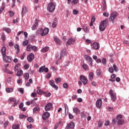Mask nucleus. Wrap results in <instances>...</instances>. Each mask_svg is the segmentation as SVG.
Here are the masks:
<instances>
[{"label": "nucleus", "mask_w": 129, "mask_h": 129, "mask_svg": "<svg viewBox=\"0 0 129 129\" xmlns=\"http://www.w3.org/2000/svg\"><path fill=\"white\" fill-rule=\"evenodd\" d=\"M56 4L55 3L50 2L49 3L47 7V10L50 13H53L55 11V8H56Z\"/></svg>", "instance_id": "obj_1"}, {"label": "nucleus", "mask_w": 129, "mask_h": 129, "mask_svg": "<svg viewBox=\"0 0 129 129\" xmlns=\"http://www.w3.org/2000/svg\"><path fill=\"white\" fill-rule=\"evenodd\" d=\"M108 21V19H106V20L102 21L100 23L99 30L101 32H103V31L105 30V28H106V26H107Z\"/></svg>", "instance_id": "obj_2"}, {"label": "nucleus", "mask_w": 129, "mask_h": 129, "mask_svg": "<svg viewBox=\"0 0 129 129\" xmlns=\"http://www.w3.org/2000/svg\"><path fill=\"white\" fill-rule=\"evenodd\" d=\"M118 15V14L116 12H114L110 14L109 21H110L111 22H113L114 20H115V18L117 17Z\"/></svg>", "instance_id": "obj_3"}, {"label": "nucleus", "mask_w": 129, "mask_h": 129, "mask_svg": "<svg viewBox=\"0 0 129 129\" xmlns=\"http://www.w3.org/2000/svg\"><path fill=\"white\" fill-rule=\"evenodd\" d=\"M109 95L111 96V99L112 101H115L116 100V96H115V95H114V94L113 93V90H111L109 91Z\"/></svg>", "instance_id": "obj_4"}, {"label": "nucleus", "mask_w": 129, "mask_h": 129, "mask_svg": "<svg viewBox=\"0 0 129 129\" xmlns=\"http://www.w3.org/2000/svg\"><path fill=\"white\" fill-rule=\"evenodd\" d=\"M38 71L40 73H42V72H44V71L46 73H48V72L49 71V69H48V68H46L45 66H42L41 68H40Z\"/></svg>", "instance_id": "obj_5"}, {"label": "nucleus", "mask_w": 129, "mask_h": 129, "mask_svg": "<svg viewBox=\"0 0 129 129\" xmlns=\"http://www.w3.org/2000/svg\"><path fill=\"white\" fill-rule=\"evenodd\" d=\"M3 57V60L4 61H5V62L10 63L12 60H13V58L11 56H8L7 55H4Z\"/></svg>", "instance_id": "obj_6"}, {"label": "nucleus", "mask_w": 129, "mask_h": 129, "mask_svg": "<svg viewBox=\"0 0 129 129\" xmlns=\"http://www.w3.org/2000/svg\"><path fill=\"white\" fill-rule=\"evenodd\" d=\"M48 117H50V113L48 112H44L42 116V118L43 120H46L47 118H48Z\"/></svg>", "instance_id": "obj_7"}, {"label": "nucleus", "mask_w": 129, "mask_h": 129, "mask_svg": "<svg viewBox=\"0 0 129 129\" xmlns=\"http://www.w3.org/2000/svg\"><path fill=\"white\" fill-rule=\"evenodd\" d=\"M80 79L82 81L84 85H86V84H87V79H86V78H85L84 76H81Z\"/></svg>", "instance_id": "obj_8"}, {"label": "nucleus", "mask_w": 129, "mask_h": 129, "mask_svg": "<svg viewBox=\"0 0 129 129\" xmlns=\"http://www.w3.org/2000/svg\"><path fill=\"white\" fill-rule=\"evenodd\" d=\"M75 42H76V40H75V39L71 38L68 39V41L66 43V46H67L68 45H72V44H73V43H75Z\"/></svg>", "instance_id": "obj_9"}, {"label": "nucleus", "mask_w": 129, "mask_h": 129, "mask_svg": "<svg viewBox=\"0 0 129 129\" xmlns=\"http://www.w3.org/2000/svg\"><path fill=\"white\" fill-rule=\"evenodd\" d=\"M102 105V100L101 99H99L96 101V107L97 108H101Z\"/></svg>", "instance_id": "obj_10"}, {"label": "nucleus", "mask_w": 129, "mask_h": 129, "mask_svg": "<svg viewBox=\"0 0 129 129\" xmlns=\"http://www.w3.org/2000/svg\"><path fill=\"white\" fill-rule=\"evenodd\" d=\"M75 127V124L73 122H70L66 127V129L74 128Z\"/></svg>", "instance_id": "obj_11"}, {"label": "nucleus", "mask_w": 129, "mask_h": 129, "mask_svg": "<svg viewBox=\"0 0 129 129\" xmlns=\"http://www.w3.org/2000/svg\"><path fill=\"white\" fill-rule=\"evenodd\" d=\"M52 107H53V104L52 103H48L45 106V110H46V111H48L50 110V108H52Z\"/></svg>", "instance_id": "obj_12"}, {"label": "nucleus", "mask_w": 129, "mask_h": 129, "mask_svg": "<svg viewBox=\"0 0 129 129\" xmlns=\"http://www.w3.org/2000/svg\"><path fill=\"white\" fill-rule=\"evenodd\" d=\"M34 58H35V56L32 53H30L28 56L27 57V60L28 61H29V62H32V61L34 60Z\"/></svg>", "instance_id": "obj_13"}, {"label": "nucleus", "mask_w": 129, "mask_h": 129, "mask_svg": "<svg viewBox=\"0 0 129 129\" xmlns=\"http://www.w3.org/2000/svg\"><path fill=\"white\" fill-rule=\"evenodd\" d=\"M48 33H49V28H44L40 35L42 37H44V36H46Z\"/></svg>", "instance_id": "obj_14"}, {"label": "nucleus", "mask_w": 129, "mask_h": 129, "mask_svg": "<svg viewBox=\"0 0 129 129\" xmlns=\"http://www.w3.org/2000/svg\"><path fill=\"white\" fill-rule=\"evenodd\" d=\"M92 48L94 49V50H98L99 49V44L97 42H94L92 45Z\"/></svg>", "instance_id": "obj_15"}, {"label": "nucleus", "mask_w": 129, "mask_h": 129, "mask_svg": "<svg viewBox=\"0 0 129 129\" xmlns=\"http://www.w3.org/2000/svg\"><path fill=\"white\" fill-rule=\"evenodd\" d=\"M49 84L53 87V88H55V89H58V86L56 85H55V82H54V81L51 80L49 82Z\"/></svg>", "instance_id": "obj_16"}, {"label": "nucleus", "mask_w": 129, "mask_h": 129, "mask_svg": "<svg viewBox=\"0 0 129 129\" xmlns=\"http://www.w3.org/2000/svg\"><path fill=\"white\" fill-rule=\"evenodd\" d=\"M38 26H39V24L38 23V21L36 20L35 21V23L33 25V26L31 27V29L33 31H35V30H36V29H37V27H38Z\"/></svg>", "instance_id": "obj_17"}, {"label": "nucleus", "mask_w": 129, "mask_h": 129, "mask_svg": "<svg viewBox=\"0 0 129 129\" xmlns=\"http://www.w3.org/2000/svg\"><path fill=\"white\" fill-rule=\"evenodd\" d=\"M67 53L66 51H65V50H62L61 51L60 57L58 58V60H61L62 59V57H64V56H66Z\"/></svg>", "instance_id": "obj_18"}, {"label": "nucleus", "mask_w": 129, "mask_h": 129, "mask_svg": "<svg viewBox=\"0 0 129 129\" xmlns=\"http://www.w3.org/2000/svg\"><path fill=\"white\" fill-rule=\"evenodd\" d=\"M27 14V7L26 6H23L22 8V16L24 17L25 15Z\"/></svg>", "instance_id": "obj_19"}, {"label": "nucleus", "mask_w": 129, "mask_h": 129, "mask_svg": "<svg viewBox=\"0 0 129 129\" xmlns=\"http://www.w3.org/2000/svg\"><path fill=\"white\" fill-rule=\"evenodd\" d=\"M6 51H7V48H6L5 47H3L1 49V54L3 56V57H4V56H5L6 54Z\"/></svg>", "instance_id": "obj_20"}, {"label": "nucleus", "mask_w": 129, "mask_h": 129, "mask_svg": "<svg viewBox=\"0 0 129 129\" xmlns=\"http://www.w3.org/2000/svg\"><path fill=\"white\" fill-rule=\"evenodd\" d=\"M12 101H13V102H14V104H13V106H16V105H17V104H18V101H17V100H16V99L15 98H11L10 99V101L9 102H12Z\"/></svg>", "instance_id": "obj_21"}, {"label": "nucleus", "mask_w": 129, "mask_h": 129, "mask_svg": "<svg viewBox=\"0 0 129 129\" xmlns=\"http://www.w3.org/2000/svg\"><path fill=\"white\" fill-rule=\"evenodd\" d=\"M83 30H84V32L88 33L89 30L88 29V26H87V24H84L83 25Z\"/></svg>", "instance_id": "obj_22"}, {"label": "nucleus", "mask_w": 129, "mask_h": 129, "mask_svg": "<svg viewBox=\"0 0 129 129\" xmlns=\"http://www.w3.org/2000/svg\"><path fill=\"white\" fill-rule=\"evenodd\" d=\"M73 110L76 114H79L80 113V110L77 107L74 108Z\"/></svg>", "instance_id": "obj_23"}, {"label": "nucleus", "mask_w": 129, "mask_h": 129, "mask_svg": "<svg viewBox=\"0 0 129 129\" xmlns=\"http://www.w3.org/2000/svg\"><path fill=\"white\" fill-rule=\"evenodd\" d=\"M54 41H55L57 45H61V44H62V42H61V41L60 40V39H59V38H58V37H55L54 38Z\"/></svg>", "instance_id": "obj_24"}, {"label": "nucleus", "mask_w": 129, "mask_h": 129, "mask_svg": "<svg viewBox=\"0 0 129 129\" xmlns=\"http://www.w3.org/2000/svg\"><path fill=\"white\" fill-rule=\"evenodd\" d=\"M48 51H49V47L48 46L43 47L41 50V52H42V53H45V52H48Z\"/></svg>", "instance_id": "obj_25"}, {"label": "nucleus", "mask_w": 129, "mask_h": 129, "mask_svg": "<svg viewBox=\"0 0 129 129\" xmlns=\"http://www.w3.org/2000/svg\"><path fill=\"white\" fill-rule=\"evenodd\" d=\"M85 59L88 62H90V61H92V58L90 57L89 55H86L84 56Z\"/></svg>", "instance_id": "obj_26"}, {"label": "nucleus", "mask_w": 129, "mask_h": 129, "mask_svg": "<svg viewBox=\"0 0 129 129\" xmlns=\"http://www.w3.org/2000/svg\"><path fill=\"white\" fill-rule=\"evenodd\" d=\"M6 91L7 93H11L14 91V88H7L6 89Z\"/></svg>", "instance_id": "obj_27"}, {"label": "nucleus", "mask_w": 129, "mask_h": 129, "mask_svg": "<svg viewBox=\"0 0 129 129\" xmlns=\"http://www.w3.org/2000/svg\"><path fill=\"white\" fill-rule=\"evenodd\" d=\"M23 74V71L22 70H20V71H18L17 73V76H18V77H20V76H22Z\"/></svg>", "instance_id": "obj_28"}, {"label": "nucleus", "mask_w": 129, "mask_h": 129, "mask_svg": "<svg viewBox=\"0 0 129 129\" xmlns=\"http://www.w3.org/2000/svg\"><path fill=\"white\" fill-rule=\"evenodd\" d=\"M14 47L15 48L17 49L16 54H18L20 52V47L19 44H16Z\"/></svg>", "instance_id": "obj_29"}, {"label": "nucleus", "mask_w": 129, "mask_h": 129, "mask_svg": "<svg viewBox=\"0 0 129 129\" xmlns=\"http://www.w3.org/2000/svg\"><path fill=\"white\" fill-rule=\"evenodd\" d=\"M5 8H6V4H5V3H3L2 4V7L1 9H0V14H2V12L4 11V10H5Z\"/></svg>", "instance_id": "obj_30"}, {"label": "nucleus", "mask_w": 129, "mask_h": 129, "mask_svg": "<svg viewBox=\"0 0 129 129\" xmlns=\"http://www.w3.org/2000/svg\"><path fill=\"white\" fill-rule=\"evenodd\" d=\"M3 30L5 31V32H7V33H11V32H12V30L8 27H4Z\"/></svg>", "instance_id": "obj_31"}, {"label": "nucleus", "mask_w": 129, "mask_h": 129, "mask_svg": "<svg viewBox=\"0 0 129 129\" xmlns=\"http://www.w3.org/2000/svg\"><path fill=\"white\" fill-rule=\"evenodd\" d=\"M41 87H37V93L38 94H39V95H41L43 93V91L41 89H40Z\"/></svg>", "instance_id": "obj_32"}, {"label": "nucleus", "mask_w": 129, "mask_h": 129, "mask_svg": "<svg viewBox=\"0 0 129 129\" xmlns=\"http://www.w3.org/2000/svg\"><path fill=\"white\" fill-rule=\"evenodd\" d=\"M82 67L84 70H87V69H88V65H87L86 63L83 64L82 65Z\"/></svg>", "instance_id": "obj_33"}, {"label": "nucleus", "mask_w": 129, "mask_h": 129, "mask_svg": "<svg viewBox=\"0 0 129 129\" xmlns=\"http://www.w3.org/2000/svg\"><path fill=\"white\" fill-rule=\"evenodd\" d=\"M103 7L102 10L103 11H105V10H106V1L105 0L103 1Z\"/></svg>", "instance_id": "obj_34"}, {"label": "nucleus", "mask_w": 129, "mask_h": 129, "mask_svg": "<svg viewBox=\"0 0 129 129\" xmlns=\"http://www.w3.org/2000/svg\"><path fill=\"white\" fill-rule=\"evenodd\" d=\"M24 77L26 80H28L30 78V75H29V73H26L24 74Z\"/></svg>", "instance_id": "obj_35"}, {"label": "nucleus", "mask_w": 129, "mask_h": 129, "mask_svg": "<svg viewBox=\"0 0 129 129\" xmlns=\"http://www.w3.org/2000/svg\"><path fill=\"white\" fill-rule=\"evenodd\" d=\"M94 76V74L93 73H90L89 75V79L90 80H92L93 79V77Z\"/></svg>", "instance_id": "obj_36"}, {"label": "nucleus", "mask_w": 129, "mask_h": 129, "mask_svg": "<svg viewBox=\"0 0 129 129\" xmlns=\"http://www.w3.org/2000/svg\"><path fill=\"white\" fill-rule=\"evenodd\" d=\"M79 2V0H73L72 1V5L74 6V5H77Z\"/></svg>", "instance_id": "obj_37"}, {"label": "nucleus", "mask_w": 129, "mask_h": 129, "mask_svg": "<svg viewBox=\"0 0 129 129\" xmlns=\"http://www.w3.org/2000/svg\"><path fill=\"white\" fill-rule=\"evenodd\" d=\"M123 122H124V121L123 119H119L118 120L117 124L121 125V124H122V123H123Z\"/></svg>", "instance_id": "obj_38"}, {"label": "nucleus", "mask_w": 129, "mask_h": 129, "mask_svg": "<svg viewBox=\"0 0 129 129\" xmlns=\"http://www.w3.org/2000/svg\"><path fill=\"white\" fill-rule=\"evenodd\" d=\"M64 112H65V113H66V110H67V111H69V108L68 107V105H67V104H65L64 105Z\"/></svg>", "instance_id": "obj_39"}, {"label": "nucleus", "mask_w": 129, "mask_h": 129, "mask_svg": "<svg viewBox=\"0 0 129 129\" xmlns=\"http://www.w3.org/2000/svg\"><path fill=\"white\" fill-rule=\"evenodd\" d=\"M113 68L114 69L113 70L115 72H118V68L116 66L115 64L113 65Z\"/></svg>", "instance_id": "obj_40"}, {"label": "nucleus", "mask_w": 129, "mask_h": 129, "mask_svg": "<svg viewBox=\"0 0 129 129\" xmlns=\"http://www.w3.org/2000/svg\"><path fill=\"white\" fill-rule=\"evenodd\" d=\"M56 27H57V21L54 20L52 23V27L56 28Z\"/></svg>", "instance_id": "obj_41"}, {"label": "nucleus", "mask_w": 129, "mask_h": 129, "mask_svg": "<svg viewBox=\"0 0 129 129\" xmlns=\"http://www.w3.org/2000/svg\"><path fill=\"white\" fill-rule=\"evenodd\" d=\"M26 50L28 51H32V46L31 45H27Z\"/></svg>", "instance_id": "obj_42"}, {"label": "nucleus", "mask_w": 129, "mask_h": 129, "mask_svg": "<svg viewBox=\"0 0 129 129\" xmlns=\"http://www.w3.org/2000/svg\"><path fill=\"white\" fill-rule=\"evenodd\" d=\"M37 111H40V108L39 107H35L33 109V112H37Z\"/></svg>", "instance_id": "obj_43"}, {"label": "nucleus", "mask_w": 129, "mask_h": 129, "mask_svg": "<svg viewBox=\"0 0 129 129\" xmlns=\"http://www.w3.org/2000/svg\"><path fill=\"white\" fill-rule=\"evenodd\" d=\"M13 129H19L20 128V124L14 125L12 126Z\"/></svg>", "instance_id": "obj_44"}, {"label": "nucleus", "mask_w": 129, "mask_h": 129, "mask_svg": "<svg viewBox=\"0 0 129 129\" xmlns=\"http://www.w3.org/2000/svg\"><path fill=\"white\" fill-rule=\"evenodd\" d=\"M27 120L28 121H29V122H34V119H33V118L31 117H29L27 118Z\"/></svg>", "instance_id": "obj_45"}, {"label": "nucleus", "mask_w": 129, "mask_h": 129, "mask_svg": "<svg viewBox=\"0 0 129 129\" xmlns=\"http://www.w3.org/2000/svg\"><path fill=\"white\" fill-rule=\"evenodd\" d=\"M55 82L56 83H60V82H61V78H55Z\"/></svg>", "instance_id": "obj_46"}, {"label": "nucleus", "mask_w": 129, "mask_h": 129, "mask_svg": "<svg viewBox=\"0 0 129 129\" xmlns=\"http://www.w3.org/2000/svg\"><path fill=\"white\" fill-rule=\"evenodd\" d=\"M26 117H27V116H26V115H24L23 114L20 115V116H19V118L20 119H22L23 118H26Z\"/></svg>", "instance_id": "obj_47"}, {"label": "nucleus", "mask_w": 129, "mask_h": 129, "mask_svg": "<svg viewBox=\"0 0 129 129\" xmlns=\"http://www.w3.org/2000/svg\"><path fill=\"white\" fill-rule=\"evenodd\" d=\"M19 66H20V64H18L16 65L14 68V71L16 72L18 71L19 70Z\"/></svg>", "instance_id": "obj_48"}, {"label": "nucleus", "mask_w": 129, "mask_h": 129, "mask_svg": "<svg viewBox=\"0 0 129 129\" xmlns=\"http://www.w3.org/2000/svg\"><path fill=\"white\" fill-rule=\"evenodd\" d=\"M108 71L110 72V73H113L114 70H113V68L110 67L108 69Z\"/></svg>", "instance_id": "obj_49"}, {"label": "nucleus", "mask_w": 129, "mask_h": 129, "mask_svg": "<svg viewBox=\"0 0 129 129\" xmlns=\"http://www.w3.org/2000/svg\"><path fill=\"white\" fill-rule=\"evenodd\" d=\"M102 62L103 64V65H105L106 64V58H102Z\"/></svg>", "instance_id": "obj_50"}, {"label": "nucleus", "mask_w": 129, "mask_h": 129, "mask_svg": "<svg viewBox=\"0 0 129 129\" xmlns=\"http://www.w3.org/2000/svg\"><path fill=\"white\" fill-rule=\"evenodd\" d=\"M18 91L21 93V94H23L24 93V89L23 88H18Z\"/></svg>", "instance_id": "obj_51"}, {"label": "nucleus", "mask_w": 129, "mask_h": 129, "mask_svg": "<svg viewBox=\"0 0 129 129\" xmlns=\"http://www.w3.org/2000/svg\"><path fill=\"white\" fill-rule=\"evenodd\" d=\"M69 117L70 119H73V118H74V116H73V115L72 114L69 113Z\"/></svg>", "instance_id": "obj_52"}, {"label": "nucleus", "mask_w": 129, "mask_h": 129, "mask_svg": "<svg viewBox=\"0 0 129 129\" xmlns=\"http://www.w3.org/2000/svg\"><path fill=\"white\" fill-rule=\"evenodd\" d=\"M63 88L67 89V88H68V84L66 83H63Z\"/></svg>", "instance_id": "obj_53"}, {"label": "nucleus", "mask_w": 129, "mask_h": 129, "mask_svg": "<svg viewBox=\"0 0 129 129\" xmlns=\"http://www.w3.org/2000/svg\"><path fill=\"white\" fill-rule=\"evenodd\" d=\"M1 38L3 41H5L6 40V35H5V34L4 33L2 34Z\"/></svg>", "instance_id": "obj_54"}, {"label": "nucleus", "mask_w": 129, "mask_h": 129, "mask_svg": "<svg viewBox=\"0 0 129 129\" xmlns=\"http://www.w3.org/2000/svg\"><path fill=\"white\" fill-rule=\"evenodd\" d=\"M31 50H33L34 51V52H36V51H37V47H36V46H32Z\"/></svg>", "instance_id": "obj_55"}, {"label": "nucleus", "mask_w": 129, "mask_h": 129, "mask_svg": "<svg viewBox=\"0 0 129 129\" xmlns=\"http://www.w3.org/2000/svg\"><path fill=\"white\" fill-rule=\"evenodd\" d=\"M73 13L74 15H77V14H78V13H79V11L78 10H74L73 11Z\"/></svg>", "instance_id": "obj_56"}, {"label": "nucleus", "mask_w": 129, "mask_h": 129, "mask_svg": "<svg viewBox=\"0 0 129 129\" xmlns=\"http://www.w3.org/2000/svg\"><path fill=\"white\" fill-rule=\"evenodd\" d=\"M9 121H6L5 122V123H4V127L6 128V127H7V126H8V124H9Z\"/></svg>", "instance_id": "obj_57"}, {"label": "nucleus", "mask_w": 129, "mask_h": 129, "mask_svg": "<svg viewBox=\"0 0 129 129\" xmlns=\"http://www.w3.org/2000/svg\"><path fill=\"white\" fill-rule=\"evenodd\" d=\"M103 15L104 17H106V18L108 17V16H109V14H108V13L105 12L103 14Z\"/></svg>", "instance_id": "obj_58"}, {"label": "nucleus", "mask_w": 129, "mask_h": 129, "mask_svg": "<svg viewBox=\"0 0 129 129\" xmlns=\"http://www.w3.org/2000/svg\"><path fill=\"white\" fill-rule=\"evenodd\" d=\"M25 56H26V54H25V53H24L23 54H22L21 56V60H24Z\"/></svg>", "instance_id": "obj_59"}, {"label": "nucleus", "mask_w": 129, "mask_h": 129, "mask_svg": "<svg viewBox=\"0 0 129 129\" xmlns=\"http://www.w3.org/2000/svg\"><path fill=\"white\" fill-rule=\"evenodd\" d=\"M28 43H29V42L28 41H25L23 42V46H27V45H28Z\"/></svg>", "instance_id": "obj_60"}, {"label": "nucleus", "mask_w": 129, "mask_h": 129, "mask_svg": "<svg viewBox=\"0 0 129 129\" xmlns=\"http://www.w3.org/2000/svg\"><path fill=\"white\" fill-rule=\"evenodd\" d=\"M29 67H30V66L29 65V64H25L24 66V69H29Z\"/></svg>", "instance_id": "obj_61"}, {"label": "nucleus", "mask_w": 129, "mask_h": 129, "mask_svg": "<svg viewBox=\"0 0 129 129\" xmlns=\"http://www.w3.org/2000/svg\"><path fill=\"white\" fill-rule=\"evenodd\" d=\"M117 118L118 120L119 119H121V118H122V115H118L117 116Z\"/></svg>", "instance_id": "obj_62"}, {"label": "nucleus", "mask_w": 129, "mask_h": 129, "mask_svg": "<svg viewBox=\"0 0 129 129\" xmlns=\"http://www.w3.org/2000/svg\"><path fill=\"white\" fill-rule=\"evenodd\" d=\"M24 107V103H20L19 104V108H23Z\"/></svg>", "instance_id": "obj_63"}, {"label": "nucleus", "mask_w": 129, "mask_h": 129, "mask_svg": "<svg viewBox=\"0 0 129 129\" xmlns=\"http://www.w3.org/2000/svg\"><path fill=\"white\" fill-rule=\"evenodd\" d=\"M9 13H10V17H13L14 15H15V13H14V12H12V11H9Z\"/></svg>", "instance_id": "obj_64"}]
</instances>
